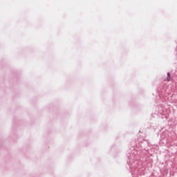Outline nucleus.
<instances>
[{
    "mask_svg": "<svg viewBox=\"0 0 177 177\" xmlns=\"http://www.w3.org/2000/svg\"><path fill=\"white\" fill-rule=\"evenodd\" d=\"M166 81H167V82H169V81H171V74H169V73H167V77L166 79Z\"/></svg>",
    "mask_w": 177,
    "mask_h": 177,
    "instance_id": "f257e3e1",
    "label": "nucleus"
}]
</instances>
